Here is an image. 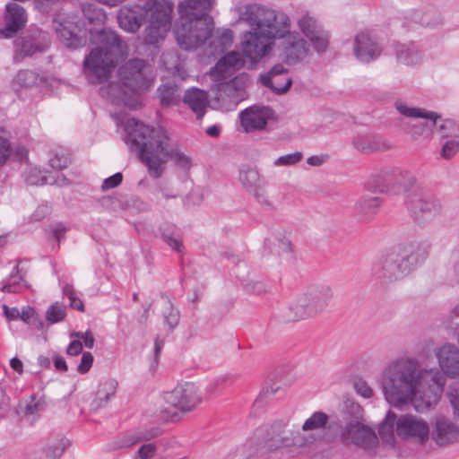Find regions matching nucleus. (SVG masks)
I'll return each mask as SVG.
<instances>
[{"label": "nucleus", "instance_id": "obj_61", "mask_svg": "<svg viewBox=\"0 0 459 459\" xmlns=\"http://www.w3.org/2000/svg\"><path fill=\"white\" fill-rule=\"evenodd\" d=\"M354 388L356 392L364 398H370L373 395V390L368 383L362 379H358L354 382Z\"/></svg>", "mask_w": 459, "mask_h": 459}, {"label": "nucleus", "instance_id": "obj_36", "mask_svg": "<svg viewBox=\"0 0 459 459\" xmlns=\"http://www.w3.org/2000/svg\"><path fill=\"white\" fill-rule=\"evenodd\" d=\"M161 238L163 241L173 250L178 253H182L184 245L182 242L181 234L178 229L175 226H168L161 230Z\"/></svg>", "mask_w": 459, "mask_h": 459}, {"label": "nucleus", "instance_id": "obj_24", "mask_svg": "<svg viewBox=\"0 0 459 459\" xmlns=\"http://www.w3.org/2000/svg\"><path fill=\"white\" fill-rule=\"evenodd\" d=\"M442 372L450 378H459V349L454 344H444L436 351Z\"/></svg>", "mask_w": 459, "mask_h": 459}, {"label": "nucleus", "instance_id": "obj_63", "mask_svg": "<svg viewBox=\"0 0 459 459\" xmlns=\"http://www.w3.org/2000/svg\"><path fill=\"white\" fill-rule=\"evenodd\" d=\"M123 176L120 172L114 174L113 176L106 178L101 186L102 190H108L117 187L121 184Z\"/></svg>", "mask_w": 459, "mask_h": 459}, {"label": "nucleus", "instance_id": "obj_4", "mask_svg": "<svg viewBox=\"0 0 459 459\" xmlns=\"http://www.w3.org/2000/svg\"><path fill=\"white\" fill-rule=\"evenodd\" d=\"M287 423L277 420L269 425L257 428L245 444L247 459H262L270 453L286 449L288 453L312 444L315 437L300 431H290L284 434Z\"/></svg>", "mask_w": 459, "mask_h": 459}, {"label": "nucleus", "instance_id": "obj_52", "mask_svg": "<svg viewBox=\"0 0 459 459\" xmlns=\"http://www.w3.org/2000/svg\"><path fill=\"white\" fill-rule=\"evenodd\" d=\"M447 396L453 408L455 417L459 418V384L449 386Z\"/></svg>", "mask_w": 459, "mask_h": 459}, {"label": "nucleus", "instance_id": "obj_27", "mask_svg": "<svg viewBox=\"0 0 459 459\" xmlns=\"http://www.w3.org/2000/svg\"><path fill=\"white\" fill-rule=\"evenodd\" d=\"M161 434L160 428L141 429L126 433L111 444L112 449L130 447L142 441L151 440Z\"/></svg>", "mask_w": 459, "mask_h": 459}, {"label": "nucleus", "instance_id": "obj_14", "mask_svg": "<svg viewBox=\"0 0 459 459\" xmlns=\"http://www.w3.org/2000/svg\"><path fill=\"white\" fill-rule=\"evenodd\" d=\"M406 206L413 221L420 225L431 222L442 212L438 199L420 193L409 194L406 197Z\"/></svg>", "mask_w": 459, "mask_h": 459}, {"label": "nucleus", "instance_id": "obj_9", "mask_svg": "<svg viewBox=\"0 0 459 459\" xmlns=\"http://www.w3.org/2000/svg\"><path fill=\"white\" fill-rule=\"evenodd\" d=\"M396 421V434L407 439H412L419 444H425L429 437V427L426 420L415 415L406 414L396 420L394 412L388 411L379 428V435L384 439L392 437Z\"/></svg>", "mask_w": 459, "mask_h": 459}, {"label": "nucleus", "instance_id": "obj_37", "mask_svg": "<svg viewBox=\"0 0 459 459\" xmlns=\"http://www.w3.org/2000/svg\"><path fill=\"white\" fill-rule=\"evenodd\" d=\"M273 248L280 257L286 261H292L294 258L293 248L290 240L283 234L274 237Z\"/></svg>", "mask_w": 459, "mask_h": 459}, {"label": "nucleus", "instance_id": "obj_12", "mask_svg": "<svg viewBox=\"0 0 459 459\" xmlns=\"http://www.w3.org/2000/svg\"><path fill=\"white\" fill-rule=\"evenodd\" d=\"M173 8L171 0H153L149 24L143 33L145 44L157 46L165 39L171 26Z\"/></svg>", "mask_w": 459, "mask_h": 459}, {"label": "nucleus", "instance_id": "obj_17", "mask_svg": "<svg viewBox=\"0 0 459 459\" xmlns=\"http://www.w3.org/2000/svg\"><path fill=\"white\" fill-rule=\"evenodd\" d=\"M165 402L183 412L195 409L202 402L198 387L190 382L177 385L164 395Z\"/></svg>", "mask_w": 459, "mask_h": 459}, {"label": "nucleus", "instance_id": "obj_38", "mask_svg": "<svg viewBox=\"0 0 459 459\" xmlns=\"http://www.w3.org/2000/svg\"><path fill=\"white\" fill-rule=\"evenodd\" d=\"M69 446L68 439L65 437L57 438L46 446L44 448L45 456L47 459H59Z\"/></svg>", "mask_w": 459, "mask_h": 459}, {"label": "nucleus", "instance_id": "obj_13", "mask_svg": "<svg viewBox=\"0 0 459 459\" xmlns=\"http://www.w3.org/2000/svg\"><path fill=\"white\" fill-rule=\"evenodd\" d=\"M122 84L129 91L142 92L148 91L153 81L151 65L143 59H130L118 69Z\"/></svg>", "mask_w": 459, "mask_h": 459}, {"label": "nucleus", "instance_id": "obj_44", "mask_svg": "<svg viewBox=\"0 0 459 459\" xmlns=\"http://www.w3.org/2000/svg\"><path fill=\"white\" fill-rule=\"evenodd\" d=\"M298 26L306 37L312 36L322 29L317 21L308 13H305L298 20Z\"/></svg>", "mask_w": 459, "mask_h": 459}, {"label": "nucleus", "instance_id": "obj_39", "mask_svg": "<svg viewBox=\"0 0 459 459\" xmlns=\"http://www.w3.org/2000/svg\"><path fill=\"white\" fill-rule=\"evenodd\" d=\"M329 417L323 411H315L302 425V430L305 432L319 430L327 425Z\"/></svg>", "mask_w": 459, "mask_h": 459}, {"label": "nucleus", "instance_id": "obj_62", "mask_svg": "<svg viewBox=\"0 0 459 459\" xmlns=\"http://www.w3.org/2000/svg\"><path fill=\"white\" fill-rule=\"evenodd\" d=\"M11 154V144L6 137L0 136V166H2Z\"/></svg>", "mask_w": 459, "mask_h": 459}, {"label": "nucleus", "instance_id": "obj_7", "mask_svg": "<svg viewBox=\"0 0 459 459\" xmlns=\"http://www.w3.org/2000/svg\"><path fill=\"white\" fill-rule=\"evenodd\" d=\"M99 39L101 45L93 48L83 62L85 74L93 83L100 82L108 77L126 47L120 37L112 30H101Z\"/></svg>", "mask_w": 459, "mask_h": 459}, {"label": "nucleus", "instance_id": "obj_10", "mask_svg": "<svg viewBox=\"0 0 459 459\" xmlns=\"http://www.w3.org/2000/svg\"><path fill=\"white\" fill-rule=\"evenodd\" d=\"M347 413L343 416V424L340 426L338 436L345 446H365L377 437L375 432L361 422L362 407L356 403L346 404Z\"/></svg>", "mask_w": 459, "mask_h": 459}, {"label": "nucleus", "instance_id": "obj_32", "mask_svg": "<svg viewBox=\"0 0 459 459\" xmlns=\"http://www.w3.org/2000/svg\"><path fill=\"white\" fill-rule=\"evenodd\" d=\"M384 183L382 186H378V190L382 193L389 191H396L395 186L403 184L402 180L407 177L409 183L414 181L413 177L408 172H403L399 169L384 170L381 173Z\"/></svg>", "mask_w": 459, "mask_h": 459}, {"label": "nucleus", "instance_id": "obj_2", "mask_svg": "<svg viewBox=\"0 0 459 459\" xmlns=\"http://www.w3.org/2000/svg\"><path fill=\"white\" fill-rule=\"evenodd\" d=\"M178 46L184 50L205 46L204 55L209 58L221 56L210 75L216 82L217 98L227 95L230 89V30H214L212 18H202L180 14V24L175 30Z\"/></svg>", "mask_w": 459, "mask_h": 459}, {"label": "nucleus", "instance_id": "obj_59", "mask_svg": "<svg viewBox=\"0 0 459 459\" xmlns=\"http://www.w3.org/2000/svg\"><path fill=\"white\" fill-rule=\"evenodd\" d=\"M70 162L69 157L65 154H56L49 160V165L56 169H64L67 168Z\"/></svg>", "mask_w": 459, "mask_h": 459}, {"label": "nucleus", "instance_id": "obj_20", "mask_svg": "<svg viewBox=\"0 0 459 459\" xmlns=\"http://www.w3.org/2000/svg\"><path fill=\"white\" fill-rule=\"evenodd\" d=\"M148 10L140 4H127L117 12V19L119 27L125 31L134 33L145 22Z\"/></svg>", "mask_w": 459, "mask_h": 459}, {"label": "nucleus", "instance_id": "obj_23", "mask_svg": "<svg viewBox=\"0 0 459 459\" xmlns=\"http://www.w3.org/2000/svg\"><path fill=\"white\" fill-rule=\"evenodd\" d=\"M353 53L359 61L370 63L381 55L382 48L369 34L361 32L354 39Z\"/></svg>", "mask_w": 459, "mask_h": 459}, {"label": "nucleus", "instance_id": "obj_33", "mask_svg": "<svg viewBox=\"0 0 459 459\" xmlns=\"http://www.w3.org/2000/svg\"><path fill=\"white\" fill-rule=\"evenodd\" d=\"M398 62L406 65H416L422 62V52L412 43L396 46Z\"/></svg>", "mask_w": 459, "mask_h": 459}, {"label": "nucleus", "instance_id": "obj_26", "mask_svg": "<svg viewBox=\"0 0 459 459\" xmlns=\"http://www.w3.org/2000/svg\"><path fill=\"white\" fill-rule=\"evenodd\" d=\"M261 82L277 93H284L290 87L292 81L287 75L282 65H275L266 74L261 75Z\"/></svg>", "mask_w": 459, "mask_h": 459}, {"label": "nucleus", "instance_id": "obj_3", "mask_svg": "<svg viewBox=\"0 0 459 459\" xmlns=\"http://www.w3.org/2000/svg\"><path fill=\"white\" fill-rule=\"evenodd\" d=\"M126 144L147 167L152 178L161 177L165 164L169 160L182 169L191 167V159L170 143L167 132L162 127L150 126L135 118H130L126 122Z\"/></svg>", "mask_w": 459, "mask_h": 459}, {"label": "nucleus", "instance_id": "obj_51", "mask_svg": "<svg viewBox=\"0 0 459 459\" xmlns=\"http://www.w3.org/2000/svg\"><path fill=\"white\" fill-rule=\"evenodd\" d=\"M303 158V154L300 152H295L286 155L280 156L276 159L273 164L277 167L280 166H291L299 163Z\"/></svg>", "mask_w": 459, "mask_h": 459}, {"label": "nucleus", "instance_id": "obj_45", "mask_svg": "<svg viewBox=\"0 0 459 459\" xmlns=\"http://www.w3.org/2000/svg\"><path fill=\"white\" fill-rule=\"evenodd\" d=\"M66 307L63 304L56 302L52 304L46 312V318L48 323L56 324L65 319Z\"/></svg>", "mask_w": 459, "mask_h": 459}, {"label": "nucleus", "instance_id": "obj_5", "mask_svg": "<svg viewBox=\"0 0 459 459\" xmlns=\"http://www.w3.org/2000/svg\"><path fill=\"white\" fill-rule=\"evenodd\" d=\"M429 249L424 242L398 244L380 257L373 267V276L385 284L400 281L426 258Z\"/></svg>", "mask_w": 459, "mask_h": 459}, {"label": "nucleus", "instance_id": "obj_28", "mask_svg": "<svg viewBox=\"0 0 459 459\" xmlns=\"http://www.w3.org/2000/svg\"><path fill=\"white\" fill-rule=\"evenodd\" d=\"M352 144L356 150L362 153L384 152L392 148L389 141L374 134H358L354 137Z\"/></svg>", "mask_w": 459, "mask_h": 459}, {"label": "nucleus", "instance_id": "obj_53", "mask_svg": "<svg viewBox=\"0 0 459 459\" xmlns=\"http://www.w3.org/2000/svg\"><path fill=\"white\" fill-rule=\"evenodd\" d=\"M248 83V74L246 73L239 74L234 78H231V90L235 89L237 91H238V96L242 98L244 91Z\"/></svg>", "mask_w": 459, "mask_h": 459}, {"label": "nucleus", "instance_id": "obj_11", "mask_svg": "<svg viewBox=\"0 0 459 459\" xmlns=\"http://www.w3.org/2000/svg\"><path fill=\"white\" fill-rule=\"evenodd\" d=\"M238 22H243L250 27V30H264L266 28H276L277 26L290 27L289 16L266 6L249 4L236 7Z\"/></svg>", "mask_w": 459, "mask_h": 459}, {"label": "nucleus", "instance_id": "obj_60", "mask_svg": "<svg viewBox=\"0 0 459 459\" xmlns=\"http://www.w3.org/2000/svg\"><path fill=\"white\" fill-rule=\"evenodd\" d=\"M157 451V447L153 443L143 445L137 451V455L140 459L152 458Z\"/></svg>", "mask_w": 459, "mask_h": 459}, {"label": "nucleus", "instance_id": "obj_49", "mask_svg": "<svg viewBox=\"0 0 459 459\" xmlns=\"http://www.w3.org/2000/svg\"><path fill=\"white\" fill-rule=\"evenodd\" d=\"M231 263H234V273L237 279L242 281L243 285L247 282L249 268L247 263L239 258L231 256Z\"/></svg>", "mask_w": 459, "mask_h": 459}, {"label": "nucleus", "instance_id": "obj_57", "mask_svg": "<svg viewBox=\"0 0 459 459\" xmlns=\"http://www.w3.org/2000/svg\"><path fill=\"white\" fill-rule=\"evenodd\" d=\"M82 13L84 17L88 20L89 23L93 24L96 22H99L103 18L104 14L100 13V10H92L91 11V4H88V6L82 7Z\"/></svg>", "mask_w": 459, "mask_h": 459}, {"label": "nucleus", "instance_id": "obj_46", "mask_svg": "<svg viewBox=\"0 0 459 459\" xmlns=\"http://www.w3.org/2000/svg\"><path fill=\"white\" fill-rule=\"evenodd\" d=\"M312 43L314 48L317 52H324L326 50L329 43V34L327 31L321 29L318 31H316V33H313L312 36L307 37Z\"/></svg>", "mask_w": 459, "mask_h": 459}, {"label": "nucleus", "instance_id": "obj_42", "mask_svg": "<svg viewBox=\"0 0 459 459\" xmlns=\"http://www.w3.org/2000/svg\"><path fill=\"white\" fill-rule=\"evenodd\" d=\"M437 119V126H434V132L440 134L442 138L459 136V127L455 121L450 119L439 120Z\"/></svg>", "mask_w": 459, "mask_h": 459}, {"label": "nucleus", "instance_id": "obj_50", "mask_svg": "<svg viewBox=\"0 0 459 459\" xmlns=\"http://www.w3.org/2000/svg\"><path fill=\"white\" fill-rule=\"evenodd\" d=\"M249 191L253 193V195L260 204L267 208H273V203L264 189V182H263L261 186H257Z\"/></svg>", "mask_w": 459, "mask_h": 459}, {"label": "nucleus", "instance_id": "obj_43", "mask_svg": "<svg viewBox=\"0 0 459 459\" xmlns=\"http://www.w3.org/2000/svg\"><path fill=\"white\" fill-rule=\"evenodd\" d=\"M39 74L31 70H21L15 75L13 84L30 88L38 83Z\"/></svg>", "mask_w": 459, "mask_h": 459}, {"label": "nucleus", "instance_id": "obj_6", "mask_svg": "<svg viewBox=\"0 0 459 459\" xmlns=\"http://www.w3.org/2000/svg\"><path fill=\"white\" fill-rule=\"evenodd\" d=\"M290 27L277 26L264 30H248L240 36L238 51H231V71L247 66L254 68L273 49L275 39L281 38Z\"/></svg>", "mask_w": 459, "mask_h": 459}, {"label": "nucleus", "instance_id": "obj_34", "mask_svg": "<svg viewBox=\"0 0 459 459\" xmlns=\"http://www.w3.org/2000/svg\"><path fill=\"white\" fill-rule=\"evenodd\" d=\"M46 402L44 397L32 394L24 405L20 404V411L24 417L31 418L34 421L39 414L45 411Z\"/></svg>", "mask_w": 459, "mask_h": 459}, {"label": "nucleus", "instance_id": "obj_31", "mask_svg": "<svg viewBox=\"0 0 459 459\" xmlns=\"http://www.w3.org/2000/svg\"><path fill=\"white\" fill-rule=\"evenodd\" d=\"M381 204L378 197L364 195L356 203L354 212L361 221H368L377 213Z\"/></svg>", "mask_w": 459, "mask_h": 459}, {"label": "nucleus", "instance_id": "obj_8", "mask_svg": "<svg viewBox=\"0 0 459 459\" xmlns=\"http://www.w3.org/2000/svg\"><path fill=\"white\" fill-rule=\"evenodd\" d=\"M333 298V289L326 284H316L295 296L282 309L285 322H299L314 318L329 306Z\"/></svg>", "mask_w": 459, "mask_h": 459}, {"label": "nucleus", "instance_id": "obj_55", "mask_svg": "<svg viewBox=\"0 0 459 459\" xmlns=\"http://www.w3.org/2000/svg\"><path fill=\"white\" fill-rule=\"evenodd\" d=\"M25 181L28 185L31 186H43L46 184H52L53 182H48V177L38 176V170L36 169H31L25 177Z\"/></svg>", "mask_w": 459, "mask_h": 459}, {"label": "nucleus", "instance_id": "obj_18", "mask_svg": "<svg viewBox=\"0 0 459 459\" xmlns=\"http://www.w3.org/2000/svg\"><path fill=\"white\" fill-rule=\"evenodd\" d=\"M15 53L13 60L21 62L25 57H30L36 53L44 52L49 47L48 34L40 30H33L14 40Z\"/></svg>", "mask_w": 459, "mask_h": 459}, {"label": "nucleus", "instance_id": "obj_35", "mask_svg": "<svg viewBox=\"0 0 459 459\" xmlns=\"http://www.w3.org/2000/svg\"><path fill=\"white\" fill-rule=\"evenodd\" d=\"M160 105L164 108L177 105L180 99L179 89L176 84H163L158 89Z\"/></svg>", "mask_w": 459, "mask_h": 459}, {"label": "nucleus", "instance_id": "obj_16", "mask_svg": "<svg viewBox=\"0 0 459 459\" xmlns=\"http://www.w3.org/2000/svg\"><path fill=\"white\" fill-rule=\"evenodd\" d=\"M85 22L76 14H57L53 19V28L57 36L68 48H78L82 45V31Z\"/></svg>", "mask_w": 459, "mask_h": 459}, {"label": "nucleus", "instance_id": "obj_56", "mask_svg": "<svg viewBox=\"0 0 459 459\" xmlns=\"http://www.w3.org/2000/svg\"><path fill=\"white\" fill-rule=\"evenodd\" d=\"M245 289L255 294H263L268 291V286L261 281H248L244 285Z\"/></svg>", "mask_w": 459, "mask_h": 459}, {"label": "nucleus", "instance_id": "obj_64", "mask_svg": "<svg viewBox=\"0 0 459 459\" xmlns=\"http://www.w3.org/2000/svg\"><path fill=\"white\" fill-rule=\"evenodd\" d=\"M329 160V155L322 153L319 155H313L307 159V163L313 167H319L325 164Z\"/></svg>", "mask_w": 459, "mask_h": 459}, {"label": "nucleus", "instance_id": "obj_21", "mask_svg": "<svg viewBox=\"0 0 459 459\" xmlns=\"http://www.w3.org/2000/svg\"><path fill=\"white\" fill-rule=\"evenodd\" d=\"M273 116V110L264 106H252L240 113V125L247 133L262 130Z\"/></svg>", "mask_w": 459, "mask_h": 459}, {"label": "nucleus", "instance_id": "obj_40", "mask_svg": "<svg viewBox=\"0 0 459 459\" xmlns=\"http://www.w3.org/2000/svg\"><path fill=\"white\" fill-rule=\"evenodd\" d=\"M239 180L248 190L257 186H261L264 182L258 171L252 168L242 169L239 173Z\"/></svg>", "mask_w": 459, "mask_h": 459}, {"label": "nucleus", "instance_id": "obj_19", "mask_svg": "<svg viewBox=\"0 0 459 459\" xmlns=\"http://www.w3.org/2000/svg\"><path fill=\"white\" fill-rule=\"evenodd\" d=\"M281 42V51L286 63L293 65L305 58L308 53L307 41L297 32L290 30L284 33Z\"/></svg>", "mask_w": 459, "mask_h": 459}, {"label": "nucleus", "instance_id": "obj_25", "mask_svg": "<svg viewBox=\"0 0 459 459\" xmlns=\"http://www.w3.org/2000/svg\"><path fill=\"white\" fill-rule=\"evenodd\" d=\"M431 436L437 445L448 446L459 440V427L445 416H437Z\"/></svg>", "mask_w": 459, "mask_h": 459}, {"label": "nucleus", "instance_id": "obj_1", "mask_svg": "<svg viewBox=\"0 0 459 459\" xmlns=\"http://www.w3.org/2000/svg\"><path fill=\"white\" fill-rule=\"evenodd\" d=\"M445 384L446 378L437 369L423 370L415 359L402 358L385 370L382 389L392 406L411 403L417 411H423L437 403Z\"/></svg>", "mask_w": 459, "mask_h": 459}, {"label": "nucleus", "instance_id": "obj_54", "mask_svg": "<svg viewBox=\"0 0 459 459\" xmlns=\"http://www.w3.org/2000/svg\"><path fill=\"white\" fill-rule=\"evenodd\" d=\"M459 152V141L457 139H451L446 141L442 149L441 156L444 159H450Z\"/></svg>", "mask_w": 459, "mask_h": 459}, {"label": "nucleus", "instance_id": "obj_22", "mask_svg": "<svg viewBox=\"0 0 459 459\" xmlns=\"http://www.w3.org/2000/svg\"><path fill=\"white\" fill-rule=\"evenodd\" d=\"M27 15L24 8L18 4L10 3L5 6V25L0 30V35L11 39L25 27Z\"/></svg>", "mask_w": 459, "mask_h": 459}, {"label": "nucleus", "instance_id": "obj_48", "mask_svg": "<svg viewBox=\"0 0 459 459\" xmlns=\"http://www.w3.org/2000/svg\"><path fill=\"white\" fill-rule=\"evenodd\" d=\"M61 286L63 294L70 300L71 307L82 312L84 311L83 302L76 296V291L74 287L67 282H63Z\"/></svg>", "mask_w": 459, "mask_h": 459}, {"label": "nucleus", "instance_id": "obj_47", "mask_svg": "<svg viewBox=\"0 0 459 459\" xmlns=\"http://www.w3.org/2000/svg\"><path fill=\"white\" fill-rule=\"evenodd\" d=\"M117 382L115 379H108L101 382L96 392V395L108 402L111 396L116 394Z\"/></svg>", "mask_w": 459, "mask_h": 459}, {"label": "nucleus", "instance_id": "obj_30", "mask_svg": "<svg viewBox=\"0 0 459 459\" xmlns=\"http://www.w3.org/2000/svg\"><path fill=\"white\" fill-rule=\"evenodd\" d=\"M213 0H186L178 5V12L182 15L195 16L197 18H212L208 15Z\"/></svg>", "mask_w": 459, "mask_h": 459}, {"label": "nucleus", "instance_id": "obj_15", "mask_svg": "<svg viewBox=\"0 0 459 459\" xmlns=\"http://www.w3.org/2000/svg\"><path fill=\"white\" fill-rule=\"evenodd\" d=\"M395 108L404 117L427 119L425 122L403 125L404 132L410 134L413 138L420 136L429 137L434 134V126H437V119L439 118L437 113L409 107L406 103L401 101L395 103Z\"/></svg>", "mask_w": 459, "mask_h": 459}, {"label": "nucleus", "instance_id": "obj_29", "mask_svg": "<svg viewBox=\"0 0 459 459\" xmlns=\"http://www.w3.org/2000/svg\"><path fill=\"white\" fill-rule=\"evenodd\" d=\"M183 101L195 113L197 119L204 117L209 106L208 93L198 88L188 89L185 92Z\"/></svg>", "mask_w": 459, "mask_h": 459}, {"label": "nucleus", "instance_id": "obj_41", "mask_svg": "<svg viewBox=\"0 0 459 459\" xmlns=\"http://www.w3.org/2000/svg\"><path fill=\"white\" fill-rule=\"evenodd\" d=\"M162 298L165 299L167 305L163 311L164 324L169 326V331H173L179 323L180 313L174 307L169 297L162 296Z\"/></svg>", "mask_w": 459, "mask_h": 459}, {"label": "nucleus", "instance_id": "obj_58", "mask_svg": "<svg viewBox=\"0 0 459 459\" xmlns=\"http://www.w3.org/2000/svg\"><path fill=\"white\" fill-rule=\"evenodd\" d=\"M93 364V356L91 352L86 351L82 353L81 362L77 367V371L80 374L87 373Z\"/></svg>", "mask_w": 459, "mask_h": 459}]
</instances>
